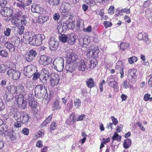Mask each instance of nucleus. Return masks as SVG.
<instances>
[{
	"instance_id": "c756f323",
	"label": "nucleus",
	"mask_w": 152,
	"mask_h": 152,
	"mask_svg": "<svg viewBox=\"0 0 152 152\" xmlns=\"http://www.w3.org/2000/svg\"><path fill=\"white\" fill-rule=\"evenodd\" d=\"M88 62L90 63L89 64V68L91 69L95 67L97 64V62L95 58H93L90 61H88Z\"/></svg>"
},
{
	"instance_id": "e433bc0d",
	"label": "nucleus",
	"mask_w": 152,
	"mask_h": 152,
	"mask_svg": "<svg viewBox=\"0 0 152 152\" xmlns=\"http://www.w3.org/2000/svg\"><path fill=\"white\" fill-rule=\"evenodd\" d=\"M17 88L18 93H19L21 94L23 93L25 91V88L21 84H19L18 85Z\"/></svg>"
},
{
	"instance_id": "5701e85b",
	"label": "nucleus",
	"mask_w": 152,
	"mask_h": 152,
	"mask_svg": "<svg viewBox=\"0 0 152 152\" xmlns=\"http://www.w3.org/2000/svg\"><path fill=\"white\" fill-rule=\"evenodd\" d=\"M4 99L5 102H11L13 98V94L9 92H6L4 94Z\"/></svg>"
},
{
	"instance_id": "20e7f679",
	"label": "nucleus",
	"mask_w": 152,
	"mask_h": 152,
	"mask_svg": "<svg viewBox=\"0 0 152 152\" xmlns=\"http://www.w3.org/2000/svg\"><path fill=\"white\" fill-rule=\"evenodd\" d=\"M106 82L109 86L113 88L115 91H118V83L115 80L114 75L108 76L107 78Z\"/></svg>"
},
{
	"instance_id": "09e8293b",
	"label": "nucleus",
	"mask_w": 152,
	"mask_h": 152,
	"mask_svg": "<svg viewBox=\"0 0 152 152\" xmlns=\"http://www.w3.org/2000/svg\"><path fill=\"white\" fill-rule=\"evenodd\" d=\"M34 86L33 82L31 81H28L26 83V87L29 90H30L31 88H33Z\"/></svg>"
},
{
	"instance_id": "39448f33",
	"label": "nucleus",
	"mask_w": 152,
	"mask_h": 152,
	"mask_svg": "<svg viewBox=\"0 0 152 152\" xmlns=\"http://www.w3.org/2000/svg\"><path fill=\"white\" fill-rule=\"evenodd\" d=\"M67 66L68 64L69 66L72 63L76 61L78 59V56L74 52H69L66 54Z\"/></svg>"
},
{
	"instance_id": "f3484780",
	"label": "nucleus",
	"mask_w": 152,
	"mask_h": 152,
	"mask_svg": "<svg viewBox=\"0 0 152 152\" xmlns=\"http://www.w3.org/2000/svg\"><path fill=\"white\" fill-rule=\"evenodd\" d=\"M20 121L23 124H27L29 119L28 115L22 111L20 112Z\"/></svg>"
},
{
	"instance_id": "7ed1b4c3",
	"label": "nucleus",
	"mask_w": 152,
	"mask_h": 152,
	"mask_svg": "<svg viewBox=\"0 0 152 152\" xmlns=\"http://www.w3.org/2000/svg\"><path fill=\"white\" fill-rule=\"evenodd\" d=\"M14 99L18 106H21V108L23 109H25L26 107L27 102L23 95L20 94L16 95Z\"/></svg>"
},
{
	"instance_id": "0e129e2a",
	"label": "nucleus",
	"mask_w": 152,
	"mask_h": 152,
	"mask_svg": "<svg viewBox=\"0 0 152 152\" xmlns=\"http://www.w3.org/2000/svg\"><path fill=\"white\" fill-rule=\"evenodd\" d=\"M104 25L105 26L106 28L110 27L112 25V23L109 21H104L103 23Z\"/></svg>"
},
{
	"instance_id": "bb28decb",
	"label": "nucleus",
	"mask_w": 152,
	"mask_h": 152,
	"mask_svg": "<svg viewBox=\"0 0 152 152\" xmlns=\"http://www.w3.org/2000/svg\"><path fill=\"white\" fill-rule=\"evenodd\" d=\"M53 106L54 110H59L61 109V106L60 105L58 99H55Z\"/></svg>"
},
{
	"instance_id": "58836bf2",
	"label": "nucleus",
	"mask_w": 152,
	"mask_h": 152,
	"mask_svg": "<svg viewBox=\"0 0 152 152\" xmlns=\"http://www.w3.org/2000/svg\"><path fill=\"white\" fill-rule=\"evenodd\" d=\"M137 60V58L134 56H132L128 58V61L130 64H134L136 62Z\"/></svg>"
},
{
	"instance_id": "e2e57ef3",
	"label": "nucleus",
	"mask_w": 152,
	"mask_h": 152,
	"mask_svg": "<svg viewBox=\"0 0 152 152\" xmlns=\"http://www.w3.org/2000/svg\"><path fill=\"white\" fill-rule=\"evenodd\" d=\"M33 80H35L37 79L40 76V74L38 72H35L34 73L33 75Z\"/></svg>"
},
{
	"instance_id": "0eeeda50",
	"label": "nucleus",
	"mask_w": 152,
	"mask_h": 152,
	"mask_svg": "<svg viewBox=\"0 0 152 152\" xmlns=\"http://www.w3.org/2000/svg\"><path fill=\"white\" fill-rule=\"evenodd\" d=\"M53 59L47 56L42 55L40 56L39 62L40 64L45 65H48L52 63Z\"/></svg>"
},
{
	"instance_id": "bf43d9fd",
	"label": "nucleus",
	"mask_w": 152,
	"mask_h": 152,
	"mask_svg": "<svg viewBox=\"0 0 152 152\" xmlns=\"http://www.w3.org/2000/svg\"><path fill=\"white\" fill-rule=\"evenodd\" d=\"M21 132L24 135H27L29 134V129L27 128H24L22 130Z\"/></svg>"
},
{
	"instance_id": "680f3d73",
	"label": "nucleus",
	"mask_w": 152,
	"mask_h": 152,
	"mask_svg": "<svg viewBox=\"0 0 152 152\" xmlns=\"http://www.w3.org/2000/svg\"><path fill=\"white\" fill-rule=\"evenodd\" d=\"M92 30V27L91 26H89L86 28H83V31L84 32H91Z\"/></svg>"
},
{
	"instance_id": "ddd939ff",
	"label": "nucleus",
	"mask_w": 152,
	"mask_h": 152,
	"mask_svg": "<svg viewBox=\"0 0 152 152\" xmlns=\"http://www.w3.org/2000/svg\"><path fill=\"white\" fill-rule=\"evenodd\" d=\"M37 55L36 51L33 50H30L29 51L28 53L26 55V61L28 62H31L32 61L34 57Z\"/></svg>"
},
{
	"instance_id": "69168bd1",
	"label": "nucleus",
	"mask_w": 152,
	"mask_h": 152,
	"mask_svg": "<svg viewBox=\"0 0 152 152\" xmlns=\"http://www.w3.org/2000/svg\"><path fill=\"white\" fill-rule=\"evenodd\" d=\"M93 41L94 42L96 43H98L99 42L98 36L96 34H95L93 36Z\"/></svg>"
},
{
	"instance_id": "a878e982",
	"label": "nucleus",
	"mask_w": 152,
	"mask_h": 152,
	"mask_svg": "<svg viewBox=\"0 0 152 152\" xmlns=\"http://www.w3.org/2000/svg\"><path fill=\"white\" fill-rule=\"evenodd\" d=\"M7 89L8 90V92H10L12 94H18L17 87L14 85L7 86Z\"/></svg>"
},
{
	"instance_id": "49530a36",
	"label": "nucleus",
	"mask_w": 152,
	"mask_h": 152,
	"mask_svg": "<svg viewBox=\"0 0 152 152\" xmlns=\"http://www.w3.org/2000/svg\"><path fill=\"white\" fill-rule=\"evenodd\" d=\"M57 124L54 121H53L49 126V129L51 131H53L56 129Z\"/></svg>"
},
{
	"instance_id": "aec40b11",
	"label": "nucleus",
	"mask_w": 152,
	"mask_h": 152,
	"mask_svg": "<svg viewBox=\"0 0 152 152\" xmlns=\"http://www.w3.org/2000/svg\"><path fill=\"white\" fill-rule=\"evenodd\" d=\"M11 10L10 8L7 7H2L0 10V13L1 15L4 17H7L10 15H11L10 12Z\"/></svg>"
},
{
	"instance_id": "13d9d810",
	"label": "nucleus",
	"mask_w": 152,
	"mask_h": 152,
	"mask_svg": "<svg viewBox=\"0 0 152 152\" xmlns=\"http://www.w3.org/2000/svg\"><path fill=\"white\" fill-rule=\"evenodd\" d=\"M114 12V7L113 6H111L109 8L108 12L110 14H113Z\"/></svg>"
},
{
	"instance_id": "f704fd0d",
	"label": "nucleus",
	"mask_w": 152,
	"mask_h": 152,
	"mask_svg": "<svg viewBox=\"0 0 152 152\" xmlns=\"http://www.w3.org/2000/svg\"><path fill=\"white\" fill-rule=\"evenodd\" d=\"M60 40L63 43H65L67 42L68 35H66L64 34H61L59 37Z\"/></svg>"
},
{
	"instance_id": "3c124183",
	"label": "nucleus",
	"mask_w": 152,
	"mask_h": 152,
	"mask_svg": "<svg viewBox=\"0 0 152 152\" xmlns=\"http://www.w3.org/2000/svg\"><path fill=\"white\" fill-rule=\"evenodd\" d=\"M81 100L79 99H75L74 100V104L75 106L78 108L80 106Z\"/></svg>"
},
{
	"instance_id": "2eb2a0df",
	"label": "nucleus",
	"mask_w": 152,
	"mask_h": 152,
	"mask_svg": "<svg viewBox=\"0 0 152 152\" xmlns=\"http://www.w3.org/2000/svg\"><path fill=\"white\" fill-rule=\"evenodd\" d=\"M99 52V48L98 47H96L94 48L89 49L87 54H89V56L92 57L94 58L97 57L98 56V53Z\"/></svg>"
},
{
	"instance_id": "72a5a7b5",
	"label": "nucleus",
	"mask_w": 152,
	"mask_h": 152,
	"mask_svg": "<svg viewBox=\"0 0 152 152\" xmlns=\"http://www.w3.org/2000/svg\"><path fill=\"white\" fill-rule=\"evenodd\" d=\"M129 47V43L123 42L121 43L120 45V48L121 50L124 51Z\"/></svg>"
},
{
	"instance_id": "cd10ccee",
	"label": "nucleus",
	"mask_w": 152,
	"mask_h": 152,
	"mask_svg": "<svg viewBox=\"0 0 152 152\" xmlns=\"http://www.w3.org/2000/svg\"><path fill=\"white\" fill-rule=\"evenodd\" d=\"M123 146L125 149H127L130 147L131 144V140L130 139H127L124 140Z\"/></svg>"
},
{
	"instance_id": "393cba45",
	"label": "nucleus",
	"mask_w": 152,
	"mask_h": 152,
	"mask_svg": "<svg viewBox=\"0 0 152 152\" xmlns=\"http://www.w3.org/2000/svg\"><path fill=\"white\" fill-rule=\"evenodd\" d=\"M86 83L88 88H91L95 86L94 81L91 78L88 79L86 81Z\"/></svg>"
},
{
	"instance_id": "79ce46f5",
	"label": "nucleus",
	"mask_w": 152,
	"mask_h": 152,
	"mask_svg": "<svg viewBox=\"0 0 152 152\" xmlns=\"http://www.w3.org/2000/svg\"><path fill=\"white\" fill-rule=\"evenodd\" d=\"M73 106V102L71 101H69L67 104L66 107V111L69 112L72 108Z\"/></svg>"
},
{
	"instance_id": "ea45409f",
	"label": "nucleus",
	"mask_w": 152,
	"mask_h": 152,
	"mask_svg": "<svg viewBox=\"0 0 152 152\" xmlns=\"http://www.w3.org/2000/svg\"><path fill=\"white\" fill-rule=\"evenodd\" d=\"M8 53L6 50H0V56L2 58H7L8 57Z\"/></svg>"
},
{
	"instance_id": "9d476101",
	"label": "nucleus",
	"mask_w": 152,
	"mask_h": 152,
	"mask_svg": "<svg viewBox=\"0 0 152 152\" xmlns=\"http://www.w3.org/2000/svg\"><path fill=\"white\" fill-rule=\"evenodd\" d=\"M88 60L86 59L81 60L78 65V70L82 72L85 71L87 69V65L88 63Z\"/></svg>"
},
{
	"instance_id": "5fc2aeb1",
	"label": "nucleus",
	"mask_w": 152,
	"mask_h": 152,
	"mask_svg": "<svg viewBox=\"0 0 152 152\" xmlns=\"http://www.w3.org/2000/svg\"><path fill=\"white\" fill-rule=\"evenodd\" d=\"M22 124L20 121H17L14 123L15 128H18L22 126Z\"/></svg>"
},
{
	"instance_id": "473e14b6",
	"label": "nucleus",
	"mask_w": 152,
	"mask_h": 152,
	"mask_svg": "<svg viewBox=\"0 0 152 152\" xmlns=\"http://www.w3.org/2000/svg\"><path fill=\"white\" fill-rule=\"evenodd\" d=\"M53 116V114H51L49 115L48 117L42 123V126H45L47 125V124L51 121Z\"/></svg>"
},
{
	"instance_id": "dca6fc26",
	"label": "nucleus",
	"mask_w": 152,
	"mask_h": 152,
	"mask_svg": "<svg viewBox=\"0 0 152 152\" xmlns=\"http://www.w3.org/2000/svg\"><path fill=\"white\" fill-rule=\"evenodd\" d=\"M77 37L73 33H71L68 34L67 43L70 45H74L76 41Z\"/></svg>"
},
{
	"instance_id": "4be33fe9",
	"label": "nucleus",
	"mask_w": 152,
	"mask_h": 152,
	"mask_svg": "<svg viewBox=\"0 0 152 152\" xmlns=\"http://www.w3.org/2000/svg\"><path fill=\"white\" fill-rule=\"evenodd\" d=\"M4 46L10 52H14L15 50V46L10 41L6 42L4 44Z\"/></svg>"
},
{
	"instance_id": "052dcab7",
	"label": "nucleus",
	"mask_w": 152,
	"mask_h": 152,
	"mask_svg": "<svg viewBox=\"0 0 152 152\" xmlns=\"http://www.w3.org/2000/svg\"><path fill=\"white\" fill-rule=\"evenodd\" d=\"M151 4V1L150 0H148L145 1L143 4L144 7L146 8L149 7Z\"/></svg>"
},
{
	"instance_id": "b1692460",
	"label": "nucleus",
	"mask_w": 152,
	"mask_h": 152,
	"mask_svg": "<svg viewBox=\"0 0 152 152\" xmlns=\"http://www.w3.org/2000/svg\"><path fill=\"white\" fill-rule=\"evenodd\" d=\"M49 16L45 15H41L39 16L37 21L38 23L43 24L46 22L49 19Z\"/></svg>"
},
{
	"instance_id": "1a4fd4ad",
	"label": "nucleus",
	"mask_w": 152,
	"mask_h": 152,
	"mask_svg": "<svg viewBox=\"0 0 152 152\" xmlns=\"http://www.w3.org/2000/svg\"><path fill=\"white\" fill-rule=\"evenodd\" d=\"M59 44L58 41L56 40L54 37H51L49 42L50 49L51 50H56L58 48Z\"/></svg>"
},
{
	"instance_id": "c85d7f7f",
	"label": "nucleus",
	"mask_w": 152,
	"mask_h": 152,
	"mask_svg": "<svg viewBox=\"0 0 152 152\" xmlns=\"http://www.w3.org/2000/svg\"><path fill=\"white\" fill-rule=\"evenodd\" d=\"M11 21L13 24L16 26H19L20 25V19H18V18L12 17L11 18Z\"/></svg>"
},
{
	"instance_id": "2f4dec72",
	"label": "nucleus",
	"mask_w": 152,
	"mask_h": 152,
	"mask_svg": "<svg viewBox=\"0 0 152 152\" xmlns=\"http://www.w3.org/2000/svg\"><path fill=\"white\" fill-rule=\"evenodd\" d=\"M38 104V103L36 101L34 100L33 98H32L31 100H29V105L33 109L35 108Z\"/></svg>"
},
{
	"instance_id": "f03ea898",
	"label": "nucleus",
	"mask_w": 152,
	"mask_h": 152,
	"mask_svg": "<svg viewBox=\"0 0 152 152\" xmlns=\"http://www.w3.org/2000/svg\"><path fill=\"white\" fill-rule=\"evenodd\" d=\"M64 59L60 58L55 59L52 64V68L56 70L58 72L63 71L64 68Z\"/></svg>"
},
{
	"instance_id": "7c9ffc66",
	"label": "nucleus",
	"mask_w": 152,
	"mask_h": 152,
	"mask_svg": "<svg viewBox=\"0 0 152 152\" xmlns=\"http://www.w3.org/2000/svg\"><path fill=\"white\" fill-rule=\"evenodd\" d=\"M66 26L61 25L57 26V29L58 33L60 34H64L66 31Z\"/></svg>"
},
{
	"instance_id": "a19ab883",
	"label": "nucleus",
	"mask_w": 152,
	"mask_h": 152,
	"mask_svg": "<svg viewBox=\"0 0 152 152\" xmlns=\"http://www.w3.org/2000/svg\"><path fill=\"white\" fill-rule=\"evenodd\" d=\"M32 66L31 65H29L27 66H25L24 67L23 71L27 73L31 72L33 71L32 68Z\"/></svg>"
},
{
	"instance_id": "9b49d317",
	"label": "nucleus",
	"mask_w": 152,
	"mask_h": 152,
	"mask_svg": "<svg viewBox=\"0 0 152 152\" xmlns=\"http://www.w3.org/2000/svg\"><path fill=\"white\" fill-rule=\"evenodd\" d=\"M137 70L136 69H130L127 71V75L129 79L131 81H133L137 77Z\"/></svg>"
},
{
	"instance_id": "338daca9",
	"label": "nucleus",
	"mask_w": 152,
	"mask_h": 152,
	"mask_svg": "<svg viewBox=\"0 0 152 152\" xmlns=\"http://www.w3.org/2000/svg\"><path fill=\"white\" fill-rule=\"evenodd\" d=\"M7 37L4 36V35L3 36H2L0 38L1 41L3 43H5L7 41L8 39Z\"/></svg>"
},
{
	"instance_id": "f257e3e1",
	"label": "nucleus",
	"mask_w": 152,
	"mask_h": 152,
	"mask_svg": "<svg viewBox=\"0 0 152 152\" xmlns=\"http://www.w3.org/2000/svg\"><path fill=\"white\" fill-rule=\"evenodd\" d=\"M35 96L38 98H40L47 94L46 88L44 85H37L35 88Z\"/></svg>"
},
{
	"instance_id": "774afa93",
	"label": "nucleus",
	"mask_w": 152,
	"mask_h": 152,
	"mask_svg": "<svg viewBox=\"0 0 152 152\" xmlns=\"http://www.w3.org/2000/svg\"><path fill=\"white\" fill-rule=\"evenodd\" d=\"M42 71L44 72V73L45 74V75H48V76H50V72H49V71L48 69L45 68H43L42 69Z\"/></svg>"
},
{
	"instance_id": "6ab92c4d",
	"label": "nucleus",
	"mask_w": 152,
	"mask_h": 152,
	"mask_svg": "<svg viewBox=\"0 0 152 152\" xmlns=\"http://www.w3.org/2000/svg\"><path fill=\"white\" fill-rule=\"evenodd\" d=\"M35 38L37 46L41 45L42 44V41L45 38V35L42 34H38L35 35Z\"/></svg>"
},
{
	"instance_id": "4d7b16f0",
	"label": "nucleus",
	"mask_w": 152,
	"mask_h": 152,
	"mask_svg": "<svg viewBox=\"0 0 152 152\" xmlns=\"http://www.w3.org/2000/svg\"><path fill=\"white\" fill-rule=\"evenodd\" d=\"M24 27L23 26H19L18 30V34L20 35L24 33Z\"/></svg>"
},
{
	"instance_id": "37998d69",
	"label": "nucleus",
	"mask_w": 152,
	"mask_h": 152,
	"mask_svg": "<svg viewBox=\"0 0 152 152\" xmlns=\"http://www.w3.org/2000/svg\"><path fill=\"white\" fill-rule=\"evenodd\" d=\"M10 114L11 116L14 117L15 120H18V119L17 111L14 110H11Z\"/></svg>"
},
{
	"instance_id": "de8ad7c7",
	"label": "nucleus",
	"mask_w": 152,
	"mask_h": 152,
	"mask_svg": "<svg viewBox=\"0 0 152 152\" xmlns=\"http://www.w3.org/2000/svg\"><path fill=\"white\" fill-rule=\"evenodd\" d=\"M50 76L48 75L43 76L42 78L40 79L41 82L44 84H46L47 83L48 78Z\"/></svg>"
},
{
	"instance_id": "c03bdc74",
	"label": "nucleus",
	"mask_w": 152,
	"mask_h": 152,
	"mask_svg": "<svg viewBox=\"0 0 152 152\" xmlns=\"http://www.w3.org/2000/svg\"><path fill=\"white\" fill-rule=\"evenodd\" d=\"M121 138V136H119L117 133L115 132L114 135L112 136V139L113 141H114L115 140H116L117 141H120Z\"/></svg>"
},
{
	"instance_id": "864d4df0",
	"label": "nucleus",
	"mask_w": 152,
	"mask_h": 152,
	"mask_svg": "<svg viewBox=\"0 0 152 152\" xmlns=\"http://www.w3.org/2000/svg\"><path fill=\"white\" fill-rule=\"evenodd\" d=\"M105 83V81L104 80H103L102 82H101L99 84V90L100 92H103V85Z\"/></svg>"
},
{
	"instance_id": "6e6552de",
	"label": "nucleus",
	"mask_w": 152,
	"mask_h": 152,
	"mask_svg": "<svg viewBox=\"0 0 152 152\" xmlns=\"http://www.w3.org/2000/svg\"><path fill=\"white\" fill-rule=\"evenodd\" d=\"M60 77L56 74H53L51 75L50 80V85L52 87H54L58 84Z\"/></svg>"
},
{
	"instance_id": "4c0bfd02",
	"label": "nucleus",
	"mask_w": 152,
	"mask_h": 152,
	"mask_svg": "<svg viewBox=\"0 0 152 152\" xmlns=\"http://www.w3.org/2000/svg\"><path fill=\"white\" fill-rule=\"evenodd\" d=\"M12 31V29L9 27H7L5 28L4 29L3 34L4 36L6 37H9L11 34Z\"/></svg>"
},
{
	"instance_id": "a18cd8bd",
	"label": "nucleus",
	"mask_w": 152,
	"mask_h": 152,
	"mask_svg": "<svg viewBox=\"0 0 152 152\" xmlns=\"http://www.w3.org/2000/svg\"><path fill=\"white\" fill-rule=\"evenodd\" d=\"M124 69V65L123 64L122 61H118L116 63L115 66V69Z\"/></svg>"
},
{
	"instance_id": "8fccbe9b",
	"label": "nucleus",
	"mask_w": 152,
	"mask_h": 152,
	"mask_svg": "<svg viewBox=\"0 0 152 152\" xmlns=\"http://www.w3.org/2000/svg\"><path fill=\"white\" fill-rule=\"evenodd\" d=\"M148 80V84L150 87H152V74L150 75L146 78Z\"/></svg>"
},
{
	"instance_id": "412c9836",
	"label": "nucleus",
	"mask_w": 152,
	"mask_h": 152,
	"mask_svg": "<svg viewBox=\"0 0 152 152\" xmlns=\"http://www.w3.org/2000/svg\"><path fill=\"white\" fill-rule=\"evenodd\" d=\"M60 11L62 15L64 17L68 16L71 12V10H70L67 8L65 6L64 7L63 5L61 7L60 9Z\"/></svg>"
},
{
	"instance_id": "4468645a",
	"label": "nucleus",
	"mask_w": 152,
	"mask_h": 152,
	"mask_svg": "<svg viewBox=\"0 0 152 152\" xmlns=\"http://www.w3.org/2000/svg\"><path fill=\"white\" fill-rule=\"evenodd\" d=\"M137 38L140 40H143L148 44L150 43L148 34L144 32H142L138 34Z\"/></svg>"
},
{
	"instance_id": "603ef678",
	"label": "nucleus",
	"mask_w": 152,
	"mask_h": 152,
	"mask_svg": "<svg viewBox=\"0 0 152 152\" xmlns=\"http://www.w3.org/2000/svg\"><path fill=\"white\" fill-rule=\"evenodd\" d=\"M7 134L10 136V138L11 140H15L16 139L15 135L13 134V132H9L7 133Z\"/></svg>"
},
{
	"instance_id": "f8f14e48",
	"label": "nucleus",
	"mask_w": 152,
	"mask_h": 152,
	"mask_svg": "<svg viewBox=\"0 0 152 152\" xmlns=\"http://www.w3.org/2000/svg\"><path fill=\"white\" fill-rule=\"evenodd\" d=\"M23 37L24 38L28 40L29 43L31 45L37 46L35 35L32 37H31L29 36V33L28 32H26L24 34Z\"/></svg>"
},
{
	"instance_id": "6e6d98bb",
	"label": "nucleus",
	"mask_w": 152,
	"mask_h": 152,
	"mask_svg": "<svg viewBox=\"0 0 152 152\" xmlns=\"http://www.w3.org/2000/svg\"><path fill=\"white\" fill-rule=\"evenodd\" d=\"M60 18L59 13H55L53 15V18L55 21L58 20Z\"/></svg>"
},
{
	"instance_id": "423d86ee",
	"label": "nucleus",
	"mask_w": 152,
	"mask_h": 152,
	"mask_svg": "<svg viewBox=\"0 0 152 152\" xmlns=\"http://www.w3.org/2000/svg\"><path fill=\"white\" fill-rule=\"evenodd\" d=\"M20 73L19 71L10 69L7 71V75L13 80L18 79L20 76Z\"/></svg>"
},
{
	"instance_id": "a211bd4d",
	"label": "nucleus",
	"mask_w": 152,
	"mask_h": 152,
	"mask_svg": "<svg viewBox=\"0 0 152 152\" xmlns=\"http://www.w3.org/2000/svg\"><path fill=\"white\" fill-rule=\"evenodd\" d=\"M31 11L33 13L42 14L43 9L38 4L33 5L31 6Z\"/></svg>"
},
{
	"instance_id": "c9c22d12",
	"label": "nucleus",
	"mask_w": 152,
	"mask_h": 152,
	"mask_svg": "<svg viewBox=\"0 0 152 152\" xmlns=\"http://www.w3.org/2000/svg\"><path fill=\"white\" fill-rule=\"evenodd\" d=\"M60 0H46V2H48L50 4L53 6L57 5L60 2Z\"/></svg>"
}]
</instances>
